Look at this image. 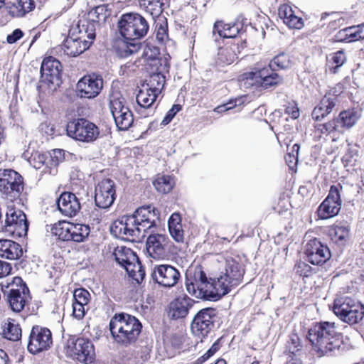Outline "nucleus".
Returning <instances> with one entry per match:
<instances>
[{"label": "nucleus", "mask_w": 364, "mask_h": 364, "mask_svg": "<svg viewBox=\"0 0 364 364\" xmlns=\"http://www.w3.org/2000/svg\"><path fill=\"white\" fill-rule=\"evenodd\" d=\"M244 274L242 265L231 259L226 260L225 271L219 277L208 280L205 272L198 269L195 271L193 280L200 292L210 291L211 296L217 300L237 287L242 282Z\"/></svg>", "instance_id": "nucleus-1"}, {"label": "nucleus", "mask_w": 364, "mask_h": 364, "mask_svg": "<svg viewBox=\"0 0 364 364\" xmlns=\"http://www.w3.org/2000/svg\"><path fill=\"white\" fill-rule=\"evenodd\" d=\"M149 30L146 18L137 12L122 14L117 21V31L124 40V56L136 53L141 47L140 40L144 38Z\"/></svg>", "instance_id": "nucleus-2"}, {"label": "nucleus", "mask_w": 364, "mask_h": 364, "mask_svg": "<svg viewBox=\"0 0 364 364\" xmlns=\"http://www.w3.org/2000/svg\"><path fill=\"white\" fill-rule=\"evenodd\" d=\"M307 338L314 349L321 355H339L345 351L344 343L333 322L316 323L309 330Z\"/></svg>", "instance_id": "nucleus-3"}, {"label": "nucleus", "mask_w": 364, "mask_h": 364, "mask_svg": "<svg viewBox=\"0 0 364 364\" xmlns=\"http://www.w3.org/2000/svg\"><path fill=\"white\" fill-rule=\"evenodd\" d=\"M109 331L114 341L122 346L134 344L142 328L139 320L126 313L116 314L109 324Z\"/></svg>", "instance_id": "nucleus-4"}, {"label": "nucleus", "mask_w": 364, "mask_h": 364, "mask_svg": "<svg viewBox=\"0 0 364 364\" xmlns=\"http://www.w3.org/2000/svg\"><path fill=\"white\" fill-rule=\"evenodd\" d=\"M159 212L151 205L141 206L137 208L131 215H123L116 220L109 228H118L119 225H124L129 228L130 225L142 226L143 228H158L160 225Z\"/></svg>", "instance_id": "nucleus-5"}, {"label": "nucleus", "mask_w": 364, "mask_h": 364, "mask_svg": "<svg viewBox=\"0 0 364 364\" xmlns=\"http://www.w3.org/2000/svg\"><path fill=\"white\" fill-rule=\"evenodd\" d=\"M113 256L115 261L123 267L129 276L140 284L145 277V271L136 254L125 246L114 248Z\"/></svg>", "instance_id": "nucleus-6"}, {"label": "nucleus", "mask_w": 364, "mask_h": 364, "mask_svg": "<svg viewBox=\"0 0 364 364\" xmlns=\"http://www.w3.org/2000/svg\"><path fill=\"white\" fill-rule=\"evenodd\" d=\"M24 189L23 176L11 168H0V193L2 198L14 202L20 198Z\"/></svg>", "instance_id": "nucleus-7"}, {"label": "nucleus", "mask_w": 364, "mask_h": 364, "mask_svg": "<svg viewBox=\"0 0 364 364\" xmlns=\"http://www.w3.org/2000/svg\"><path fill=\"white\" fill-rule=\"evenodd\" d=\"M1 289L10 308L14 312H21L31 299L29 289L20 277H15L12 283L2 284Z\"/></svg>", "instance_id": "nucleus-8"}, {"label": "nucleus", "mask_w": 364, "mask_h": 364, "mask_svg": "<svg viewBox=\"0 0 364 364\" xmlns=\"http://www.w3.org/2000/svg\"><path fill=\"white\" fill-rule=\"evenodd\" d=\"M107 4H101L95 6L77 22L79 33L87 35L90 39H95L96 27L100 23H104L111 15V10Z\"/></svg>", "instance_id": "nucleus-9"}, {"label": "nucleus", "mask_w": 364, "mask_h": 364, "mask_svg": "<svg viewBox=\"0 0 364 364\" xmlns=\"http://www.w3.org/2000/svg\"><path fill=\"white\" fill-rule=\"evenodd\" d=\"M127 101L120 93H113L109 97V108L119 130H128L134 123V115Z\"/></svg>", "instance_id": "nucleus-10"}, {"label": "nucleus", "mask_w": 364, "mask_h": 364, "mask_svg": "<svg viewBox=\"0 0 364 364\" xmlns=\"http://www.w3.org/2000/svg\"><path fill=\"white\" fill-rule=\"evenodd\" d=\"M66 132L69 137L85 143L94 142L100 135L99 127L85 118L69 122L66 127Z\"/></svg>", "instance_id": "nucleus-11"}, {"label": "nucleus", "mask_w": 364, "mask_h": 364, "mask_svg": "<svg viewBox=\"0 0 364 364\" xmlns=\"http://www.w3.org/2000/svg\"><path fill=\"white\" fill-rule=\"evenodd\" d=\"M333 311L342 321L349 324L358 323L364 316L363 305L350 297L335 300Z\"/></svg>", "instance_id": "nucleus-12"}, {"label": "nucleus", "mask_w": 364, "mask_h": 364, "mask_svg": "<svg viewBox=\"0 0 364 364\" xmlns=\"http://www.w3.org/2000/svg\"><path fill=\"white\" fill-rule=\"evenodd\" d=\"M68 355L77 361L82 363H91L95 359V353L94 346L87 338H70L67 343Z\"/></svg>", "instance_id": "nucleus-13"}, {"label": "nucleus", "mask_w": 364, "mask_h": 364, "mask_svg": "<svg viewBox=\"0 0 364 364\" xmlns=\"http://www.w3.org/2000/svg\"><path fill=\"white\" fill-rule=\"evenodd\" d=\"M41 82L55 90L62 83V65L56 58H45L41 65Z\"/></svg>", "instance_id": "nucleus-14"}, {"label": "nucleus", "mask_w": 364, "mask_h": 364, "mask_svg": "<svg viewBox=\"0 0 364 364\" xmlns=\"http://www.w3.org/2000/svg\"><path fill=\"white\" fill-rule=\"evenodd\" d=\"M95 39L79 33L77 24L69 31L68 36L63 43V50L68 56L76 57L87 50Z\"/></svg>", "instance_id": "nucleus-15"}, {"label": "nucleus", "mask_w": 364, "mask_h": 364, "mask_svg": "<svg viewBox=\"0 0 364 364\" xmlns=\"http://www.w3.org/2000/svg\"><path fill=\"white\" fill-rule=\"evenodd\" d=\"M342 188L340 184L331 186L327 197L317 210L318 215L321 219H328L338 214L342 205L340 193V189L342 190Z\"/></svg>", "instance_id": "nucleus-16"}, {"label": "nucleus", "mask_w": 364, "mask_h": 364, "mask_svg": "<svg viewBox=\"0 0 364 364\" xmlns=\"http://www.w3.org/2000/svg\"><path fill=\"white\" fill-rule=\"evenodd\" d=\"M217 310L213 308L203 309L195 316L191 323L193 333L198 337H205L214 326Z\"/></svg>", "instance_id": "nucleus-17"}, {"label": "nucleus", "mask_w": 364, "mask_h": 364, "mask_svg": "<svg viewBox=\"0 0 364 364\" xmlns=\"http://www.w3.org/2000/svg\"><path fill=\"white\" fill-rule=\"evenodd\" d=\"M53 343L51 331L45 327L35 326L29 336L28 350L32 354L48 350Z\"/></svg>", "instance_id": "nucleus-18"}, {"label": "nucleus", "mask_w": 364, "mask_h": 364, "mask_svg": "<svg viewBox=\"0 0 364 364\" xmlns=\"http://www.w3.org/2000/svg\"><path fill=\"white\" fill-rule=\"evenodd\" d=\"M359 117L357 111L353 109L343 110L333 120L321 124L320 130L321 133L325 134L333 131L340 132L343 129H350L355 124Z\"/></svg>", "instance_id": "nucleus-19"}, {"label": "nucleus", "mask_w": 364, "mask_h": 364, "mask_svg": "<svg viewBox=\"0 0 364 364\" xmlns=\"http://www.w3.org/2000/svg\"><path fill=\"white\" fill-rule=\"evenodd\" d=\"M103 87L102 77L95 73L85 75L77 83L76 92L80 98L92 99L96 97Z\"/></svg>", "instance_id": "nucleus-20"}, {"label": "nucleus", "mask_w": 364, "mask_h": 364, "mask_svg": "<svg viewBox=\"0 0 364 364\" xmlns=\"http://www.w3.org/2000/svg\"><path fill=\"white\" fill-rule=\"evenodd\" d=\"M246 78L259 85L263 89H269L281 84L283 77L267 66L262 68H255V70L247 73Z\"/></svg>", "instance_id": "nucleus-21"}, {"label": "nucleus", "mask_w": 364, "mask_h": 364, "mask_svg": "<svg viewBox=\"0 0 364 364\" xmlns=\"http://www.w3.org/2000/svg\"><path fill=\"white\" fill-rule=\"evenodd\" d=\"M151 277L159 285L171 288L177 284L181 274L178 269L171 265L160 264L152 268Z\"/></svg>", "instance_id": "nucleus-22"}, {"label": "nucleus", "mask_w": 364, "mask_h": 364, "mask_svg": "<svg viewBox=\"0 0 364 364\" xmlns=\"http://www.w3.org/2000/svg\"><path fill=\"white\" fill-rule=\"evenodd\" d=\"M306 260L314 265H322L331 257L329 248L316 238L310 240L305 246Z\"/></svg>", "instance_id": "nucleus-23"}, {"label": "nucleus", "mask_w": 364, "mask_h": 364, "mask_svg": "<svg viewBox=\"0 0 364 364\" xmlns=\"http://www.w3.org/2000/svg\"><path fill=\"white\" fill-rule=\"evenodd\" d=\"M116 198L115 183L109 179H104L95 188V205L102 209L109 208Z\"/></svg>", "instance_id": "nucleus-24"}, {"label": "nucleus", "mask_w": 364, "mask_h": 364, "mask_svg": "<svg viewBox=\"0 0 364 364\" xmlns=\"http://www.w3.org/2000/svg\"><path fill=\"white\" fill-rule=\"evenodd\" d=\"M157 63H159V61ZM169 69L170 63H166L164 60H162V64L159 63V67L150 68L149 79L146 85L149 90H152L156 94L161 92L166 82V75L169 73Z\"/></svg>", "instance_id": "nucleus-25"}, {"label": "nucleus", "mask_w": 364, "mask_h": 364, "mask_svg": "<svg viewBox=\"0 0 364 364\" xmlns=\"http://www.w3.org/2000/svg\"><path fill=\"white\" fill-rule=\"evenodd\" d=\"M146 250L154 259H164L168 253V238L163 234L149 236L146 241Z\"/></svg>", "instance_id": "nucleus-26"}, {"label": "nucleus", "mask_w": 364, "mask_h": 364, "mask_svg": "<svg viewBox=\"0 0 364 364\" xmlns=\"http://www.w3.org/2000/svg\"><path fill=\"white\" fill-rule=\"evenodd\" d=\"M56 206L62 215L72 218L80 210V203L76 196L71 192H63L56 199Z\"/></svg>", "instance_id": "nucleus-27"}, {"label": "nucleus", "mask_w": 364, "mask_h": 364, "mask_svg": "<svg viewBox=\"0 0 364 364\" xmlns=\"http://www.w3.org/2000/svg\"><path fill=\"white\" fill-rule=\"evenodd\" d=\"M337 96L336 91H334L333 94L329 92L326 95L314 109L311 114L312 118L316 121H321L331 113L337 105Z\"/></svg>", "instance_id": "nucleus-28"}, {"label": "nucleus", "mask_w": 364, "mask_h": 364, "mask_svg": "<svg viewBox=\"0 0 364 364\" xmlns=\"http://www.w3.org/2000/svg\"><path fill=\"white\" fill-rule=\"evenodd\" d=\"M193 303L194 301L186 296L176 298L169 305V316L176 320L185 318Z\"/></svg>", "instance_id": "nucleus-29"}, {"label": "nucleus", "mask_w": 364, "mask_h": 364, "mask_svg": "<svg viewBox=\"0 0 364 364\" xmlns=\"http://www.w3.org/2000/svg\"><path fill=\"white\" fill-rule=\"evenodd\" d=\"M90 229H51L52 234L63 241L82 242L90 234Z\"/></svg>", "instance_id": "nucleus-30"}, {"label": "nucleus", "mask_w": 364, "mask_h": 364, "mask_svg": "<svg viewBox=\"0 0 364 364\" xmlns=\"http://www.w3.org/2000/svg\"><path fill=\"white\" fill-rule=\"evenodd\" d=\"M240 28L237 23H224L223 21H217L215 23L213 29V36L215 37L214 41L218 42L219 40L216 37V35L220 38H235L237 35L240 33Z\"/></svg>", "instance_id": "nucleus-31"}, {"label": "nucleus", "mask_w": 364, "mask_h": 364, "mask_svg": "<svg viewBox=\"0 0 364 364\" xmlns=\"http://www.w3.org/2000/svg\"><path fill=\"white\" fill-rule=\"evenodd\" d=\"M23 255L21 246L11 240H0V257L10 260L19 259Z\"/></svg>", "instance_id": "nucleus-32"}, {"label": "nucleus", "mask_w": 364, "mask_h": 364, "mask_svg": "<svg viewBox=\"0 0 364 364\" xmlns=\"http://www.w3.org/2000/svg\"><path fill=\"white\" fill-rule=\"evenodd\" d=\"M237 52H239L237 43L227 44L223 47H220L217 55L216 63L220 66L230 65L237 58Z\"/></svg>", "instance_id": "nucleus-33"}, {"label": "nucleus", "mask_w": 364, "mask_h": 364, "mask_svg": "<svg viewBox=\"0 0 364 364\" xmlns=\"http://www.w3.org/2000/svg\"><path fill=\"white\" fill-rule=\"evenodd\" d=\"M28 228L29 221L26 214L19 209L11 208L6 213L5 225L2 228Z\"/></svg>", "instance_id": "nucleus-34"}, {"label": "nucleus", "mask_w": 364, "mask_h": 364, "mask_svg": "<svg viewBox=\"0 0 364 364\" xmlns=\"http://www.w3.org/2000/svg\"><path fill=\"white\" fill-rule=\"evenodd\" d=\"M139 3L143 10L155 18L162 15L167 0H139Z\"/></svg>", "instance_id": "nucleus-35"}, {"label": "nucleus", "mask_w": 364, "mask_h": 364, "mask_svg": "<svg viewBox=\"0 0 364 364\" xmlns=\"http://www.w3.org/2000/svg\"><path fill=\"white\" fill-rule=\"evenodd\" d=\"M294 65L292 56L289 53L281 52L271 60L268 66L276 71L291 69Z\"/></svg>", "instance_id": "nucleus-36"}, {"label": "nucleus", "mask_w": 364, "mask_h": 364, "mask_svg": "<svg viewBox=\"0 0 364 364\" xmlns=\"http://www.w3.org/2000/svg\"><path fill=\"white\" fill-rule=\"evenodd\" d=\"M2 334L5 338L16 341L21 337V328L14 319L8 318L2 326Z\"/></svg>", "instance_id": "nucleus-37"}, {"label": "nucleus", "mask_w": 364, "mask_h": 364, "mask_svg": "<svg viewBox=\"0 0 364 364\" xmlns=\"http://www.w3.org/2000/svg\"><path fill=\"white\" fill-rule=\"evenodd\" d=\"M144 57L146 58L148 64L150 68L159 67V63H162V60H164L166 63H169L168 58L166 57H159L160 50L159 48L154 46L147 45L144 48Z\"/></svg>", "instance_id": "nucleus-38"}, {"label": "nucleus", "mask_w": 364, "mask_h": 364, "mask_svg": "<svg viewBox=\"0 0 364 364\" xmlns=\"http://www.w3.org/2000/svg\"><path fill=\"white\" fill-rule=\"evenodd\" d=\"M159 95L152 90H149V88L146 87L145 90H140L139 91L136 95V102L140 107L149 108L156 101Z\"/></svg>", "instance_id": "nucleus-39"}, {"label": "nucleus", "mask_w": 364, "mask_h": 364, "mask_svg": "<svg viewBox=\"0 0 364 364\" xmlns=\"http://www.w3.org/2000/svg\"><path fill=\"white\" fill-rule=\"evenodd\" d=\"M154 21L156 37L159 42L164 43L168 38V24L164 16L152 18Z\"/></svg>", "instance_id": "nucleus-40"}, {"label": "nucleus", "mask_w": 364, "mask_h": 364, "mask_svg": "<svg viewBox=\"0 0 364 364\" xmlns=\"http://www.w3.org/2000/svg\"><path fill=\"white\" fill-rule=\"evenodd\" d=\"M158 192L161 193H169L173 186V179L171 176L163 175L159 176L153 183Z\"/></svg>", "instance_id": "nucleus-41"}, {"label": "nucleus", "mask_w": 364, "mask_h": 364, "mask_svg": "<svg viewBox=\"0 0 364 364\" xmlns=\"http://www.w3.org/2000/svg\"><path fill=\"white\" fill-rule=\"evenodd\" d=\"M331 240L339 246L345 245L350 238L349 229H329Z\"/></svg>", "instance_id": "nucleus-42"}, {"label": "nucleus", "mask_w": 364, "mask_h": 364, "mask_svg": "<svg viewBox=\"0 0 364 364\" xmlns=\"http://www.w3.org/2000/svg\"><path fill=\"white\" fill-rule=\"evenodd\" d=\"M49 153H40L36 151L31 154L28 161L31 166L36 169L41 168L43 166H46V168H49Z\"/></svg>", "instance_id": "nucleus-43"}, {"label": "nucleus", "mask_w": 364, "mask_h": 364, "mask_svg": "<svg viewBox=\"0 0 364 364\" xmlns=\"http://www.w3.org/2000/svg\"><path fill=\"white\" fill-rule=\"evenodd\" d=\"M65 158V151L62 149H54L52 154L49 153V173L55 174L57 172V166L63 161Z\"/></svg>", "instance_id": "nucleus-44"}, {"label": "nucleus", "mask_w": 364, "mask_h": 364, "mask_svg": "<svg viewBox=\"0 0 364 364\" xmlns=\"http://www.w3.org/2000/svg\"><path fill=\"white\" fill-rule=\"evenodd\" d=\"M23 1L16 0L6 6L7 12L12 18H22L26 15L25 4L22 2Z\"/></svg>", "instance_id": "nucleus-45"}, {"label": "nucleus", "mask_w": 364, "mask_h": 364, "mask_svg": "<svg viewBox=\"0 0 364 364\" xmlns=\"http://www.w3.org/2000/svg\"><path fill=\"white\" fill-rule=\"evenodd\" d=\"M331 60L333 64H335V65L329 68V71L331 73L336 74L338 72L339 68L346 61V56L343 50H340L334 53L331 57Z\"/></svg>", "instance_id": "nucleus-46"}, {"label": "nucleus", "mask_w": 364, "mask_h": 364, "mask_svg": "<svg viewBox=\"0 0 364 364\" xmlns=\"http://www.w3.org/2000/svg\"><path fill=\"white\" fill-rule=\"evenodd\" d=\"M300 346V339L297 334L291 333L289 336V340L287 341V348L289 349L290 353L289 355H292L296 357L295 353L299 350Z\"/></svg>", "instance_id": "nucleus-47"}, {"label": "nucleus", "mask_w": 364, "mask_h": 364, "mask_svg": "<svg viewBox=\"0 0 364 364\" xmlns=\"http://www.w3.org/2000/svg\"><path fill=\"white\" fill-rule=\"evenodd\" d=\"M243 103V100L242 98H236L234 100H230L225 104L218 106L214 110L218 113H222L226 112L228 110L232 109L237 106H240Z\"/></svg>", "instance_id": "nucleus-48"}, {"label": "nucleus", "mask_w": 364, "mask_h": 364, "mask_svg": "<svg viewBox=\"0 0 364 364\" xmlns=\"http://www.w3.org/2000/svg\"><path fill=\"white\" fill-rule=\"evenodd\" d=\"M90 296V293L84 289H76L74 291L73 302L87 305Z\"/></svg>", "instance_id": "nucleus-49"}, {"label": "nucleus", "mask_w": 364, "mask_h": 364, "mask_svg": "<svg viewBox=\"0 0 364 364\" xmlns=\"http://www.w3.org/2000/svg\"><path fill=\"white\" fill-rule=\"evenodd\" d=\"M181 108L182 107L181 105L174 104L172 107L167 112L166 114L161 121V124L163 126L168 124L176 115V114L181 111Z\"/></svg>", "instance_id": "nucleus-50"}, {"label": "nucleus", "mask_w": 364, "mask_h": 364, "mask_svg": "<svg viewBox=\"0 0 364 364\" xmlns=\"http://www.w3.org/2000/svg\"><path fill=\"white\" fill-rule=\"evenodd\" d=\"M295 272L300 277H307L311 273V267L305 262H299L295 266Z\"/></svg>", "instance_id": "nucleus-51"}, {"label": "nucleus", "mask_w": 364, "mask_h": 364, "mask_svg": "<svg viewBox=\"0 0 364 364\" xmlns=\"http://www.w3.org/2000/svg\"><path fill=\"white\" fill-rule=\"evenodd\" d=\"M285 113L293 119L299 118L300 114L297 104L295 102L289 103L285 108Z\"/></svg>", "instance_id": "nucleus-52"}, {"label": "nucleus", "mask_w": 364, "mask_h": 364, "mask_svg": "<svg viewBox=\"0 0 364 364\" xmlns=\"http://www.w3.org/2000/svg\"><path fill=\"white\" fill-rule=\"evenodd\" d=\"M285 24L289 28L300 29L303 26V21L301 18L296 16L294 13L289 20H285Z\"/></svg>", "instance_id": "nucleus-53"}, {"label": "nucleus", "mask_w": 364, "mask_h": 364, "mask_svg": "<svg viewBox=\"0 0 364 364\" xmlns=\"http://www.w3.org/2000/svg\"><path fill=\"white\" fill-rule=\"evenodd\" d=\"M23 35L24 33L21 29L16 28L11 33L7 35L6 42L9 44L15 43L20 40Z\"/></svg>", "instance_id": "nucleus-54"}, {"label": "nucleus", "mask_w": 364, "mask_h": 364, "mask_svg": "<svg viewBox=\"0 0 364 364\" xmlns=\"http://www.w3.org/2000/svg\"><path fill=\"white\" fill-rule=\"evenodd\" d=\"M85 306L86 304L73 303V314L76 318L81 319L84 317L85 313Z\"/></svg>", "instance_id": "nucleus-55"}, {"label": "nucleus", "mask_w": 364, "mask_h": 364, "mask_svg": "<svg viewBox=\"0 0 364 364\" xmlns=\"http://www.w3.org/2000/svg\"><path fill=\"white\" fill-rule=\"evenodd\" d=\"M172 238L177 242H184L185 233L183 229H168Z\"/></svg>", "instance_id": "nucleus-56"}, {"label": "nucleus", "mask_w": 364, "mask_h": 364, "mask_svg": "<svg viewBox=\"0 0 364 364\" xmlns=\"http://www.w3.org/2000/svg\"><path fill=\"white\" fill-rule=\"evenodd\" d=\"M181 215L175 212L172 213L168 220V228H177L178 225H181Z\"/></svg>", "instance_id": "nucleus-57"}, {"label": "nucleus", "mask_w": 364, "mask_h": 364, "mask_svg": "<svg viewBox=\"0 0 364 364\" xmlns=\"http://www.w3.org/2000/svg\"><path fill=\"white\" fill-rule=\"evenodd\" d=\"M294 14L291 8L287 6H282L279 9V15L281 18H283L284 23L285 20H289L290 16Z\"/></svg>", "instance_id": "nucleus-58"}, {"label": "nucleus", "mask_w": 364, "mask_h": 364, "mask_svg": "<svg viewBox=\"0 0 364 364\" xmlns=\"http://www.w3.org/2000/svg\"><path fill=\"white\" fill-rule=\"evenodd\" d=\"M348 31H347L346 28L338 31L334 36L335 41L337 42L349 43V38H348Z\"/></svg>", "instance_id": "nucleus-59"}, {"label": "nucleus", "mask_w": 364, "mask_h": 364, "mask_svg": "<svg viewBox=\"0 0 364 364\" xmlns=\"http://www.w3.org/2000/svg\"><path fill=\"white\" fill-rule=\"evenodd\" d=\"M11 270V266L9 263L0 260V277L8 275Z\"/></svg>", "instance_id": "nucleus-60"}, {"label": "nucleus", "mask_w": 364, "mask_h": 364, "mask_svg": "<svg viewBox=\"0 0 364 364\" xmlns=\"http://www.w3.org/2000/svg\"><path fill=\"white\" fill-rule=\"evenodd\" d=\"M28 229H14L12 232H11V235L15 239H21L23 240L27 236Z\"/></svg>", "instance_id": "nucleus-61"}, {"label": "nucleus", "mask_w": 364, "mask_h": 364, "mask_svg": "<svg viewBox=\"0 0 364 364\" xmlns=\"http://www.w3.org/2000/svg\"><path fill=\"white\" fill-rule=\"evenodd\" d=\"M188 281H189V279H188V281L186 284L187 291L191 295H196L197 291H198V289H197L196 282L193 280L191 281L190 282Z\"/></svg>", "instance_id": "nucleus-62"}, {"label": "nucleus", "mask_w": 364, "mask_h": 364, "mask_svg": "<svg viewBox=\"0 0 364 364\" xmlns=\"http://www.w3.org/2000/svg\"><path fill=\"white\" fill-rule=\"evenodd\" d=\"M353 28L356 33L358 40L364 39V23L358 26H353Z\"/></svg>", "instance_id": "nucleus-63"}, {"label": "nucleus", "mask_w": 364, "mask_h": 364, "mask_svg": "<svg viewBox=\"0 0 364 364\" xmlns=\"http://www.w3.org/2000/svg\"><path fill=\"white\" fill-rule=\"evenodd\" d=\"M220 348V344L219 341H215L210 348L205 353L206 358H210L212 355H213Z\"/></svg>", "instance_id": "nucleus-64"}]
</instances>
